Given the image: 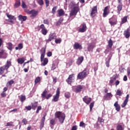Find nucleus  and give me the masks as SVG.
Wrapping results in <instances>:
<instances>
[{
	"instance_id": "nucleus-18",
	"label": "nucleus",
	"mask_w": 130,
	"mask_h": 130,
	"mask_svg": "<svg viewBox=\"0 0 130 130\" xmlns=\"http://www.w3.org/2000/svg\"><path fill=\"white\" fill-rule=\"evenodd\" d=\"M12 66V62L11 61L8 60L6 62V64L4 66V68H5L6 71H8L9 69H10V67Z\"/></svg>"
},
{
	"instance_id": "nucleus-11",
	"label": "nucleus",
	"mask_w": 130,
	"mask_h": 130,
	"mask_svg": "<svg viewBox=\"0 0 130 130\" xmlns=\"http://www.w3.org/2000/svg\"><path fill=\"white\" fill-rule=\"evenodd\" d=\"M74 49H83V47H82V45L80 44L78 42H75L74 45Z\"/></svg>"
},
{
	"instance_id": "nucleus-44",
	"label": "nucleus",
	"mask_w": 130,
	"mask_h": 130,
	"mask_svg": "<svg viewBox=\"0 0 130 130\" xmlns=\"http://www.w3.org/2000/svg\"><path fill=\"white\" fill-rule=\"evenodd\" d=\"M37 2L39 5H40V6H43V5H44L43 0H38Z\"/></svg>"
},
{
	"instance_id": "nucleus-22",
	"label": "nucleus",
	"mask_w": 130,
	"mask_h": 130,
	"mask_svg": "<svg viewBox=\"0 0 130 130\" xmlns=\"http://www.w3.org/2000/svg\"><path fill=\"white\" fill-rule=\"evenodd\" d=\"M29 14L31 15H30V17L32 18V17H36L37 16L38 12L35 10H32L29 11Z\"/></svg>"
},
{
	"instance_id": "nucleus-45",
	"label": "nucleus",
	"mask_w": 130,
	"mask_h": 130,
	"mask_svg": "<svg viewBox=\"0 0 130 130\" xmlns=\"http://www.w3.org/2000/svg\"><path fill=\"white\" fill-rule=\"evenodd\" d=\"M57 9V7L55 6L53 8L52 10V14H55V12L56 11V10Z\"/></svg>"
},
{
	"instance_id": "nucleus-5",
	"label": "nucleus",
	"mask_w": 130,
	"mask_h": 130,
	"mask_svg": "<svg viewBox=\"0 0 130 130\" xmlns=\"http://www.w3.org/2000/svg\"><path fill=\"white\" fill-rule=\"evenodd\" d=\"M87 30V26L86 25V23H82L80 25V28H79L78 31L81 32V33H84V32H86Z\"/></svg>"
},
{
	"instance_id": "nucleus-10",
	"label": "nucleus",
	"mask_w": 130,
	"mask_h": 130,
	"mask_svg": "<svg viewBox=\"0 0 130 130\" xmlns=\"http://www.w3.org/2000/svg\"><path fill=\"white\" fill-rule=\"evenodd\" d=\"M8 57V54L5 52V50H1L0 51V58H4L6 59Z\"/></svg>"
},
{
	"instance_id": "nucleus-27",
	"label": "nucleus",
	"mask_w": 130,
	"mask_h": 130,
	"mask_svg": "<svg viewBox=\"0 0 130 130\" xmlns=\"http://www.w3.org/2000/svg\"><path fill=\"white\" fill-rule=\"evenodd\" d=\"M108 47L109 48H111V47H112V46L113 45V41H112V40H111V39H110L108 42Z\"/></svg>"
},
{
	"instance_id": "nucleus-34",
	"label": "nucleus",
	"mask_w": 130,
	"mask_h": 130,
	"mask_svg": "<svg viewBox=\"0 0 130 130\" xmlns=\"http://www.w3.org/2000/svg\"><path fill=\"white\" fill-rule=\"evenodd\" d=\"M38 106V102H35L34 104H32V108L35 110L36 108Z\"/></svg>"
},
{
	"instance_id": "nucleus-55",
	"label": "nucleus",
	"mask_w": 130,
	"mask_h": 130,
	"mask_svg": "<svg viewBox=\"0 0 130 130\" xmlns=\"http://www.w3.org/2000/svg\"><path fill=\"white\" fill-rule=\"evenodd\" d=\"M18 47L19 48V50H21L23 48V44L20 43L18 44Z\"/></svg>"
},
{
	"instance_id": "nucleus-61",
	"label": "nucleus",
	"mask_w": 130,
	"mask_h": 130,
	"mask_svg": "<svg viewBox=\"0 0 130 130\" xmlns=\"http://www.w3.org/2000/svg\"><path fill=\"white\" fill-rule=\"evenodd\" d=\"M25 109H26L27 110L30 111L31 110V109H32V107H31V106H26Z\"/></svg>"
},
{
	"instance_id": "nucleus-54",
	"label": "nucleus",
	"mask_w": 130,
	"mask_h": 130,
	"mask_svg": "<svg viewBox=\"0 0 130 130\" xmlns=\"http://www.w3.org/2000/svg\"><path fill=\"white\" fill-rule=\"evenodd\" d=\"M45 4H46V7L47 8L49 6V0H44Z\"/></svg>"
},
{
	"instance_id": "nucleus-41",
	"label": "nucleus",
	"mask_w": 130,
	"mask_h": 130,
	"mask_svg": "<svg viewBox=\"0 0 130 130\" xmlns=\"http://www.w3.org/2000/svg\"><path fill=\"white\" fill-rule=\"evenodd\" d=\"M70 6L71 8H75V7H78L77 5H76V3H75V2H71L70 3Z\"/></svg>"
},
{
	"instance_id": "nucleus-35",
	"label": "nucleus",
	"mask_w": 130,
	"mask_h": 130,
	"mask_svg": "<svg viewBox=\"0 0 130 130\" xmlns=\"http://www.w3.org/2000/svg\"><path fill=\"white\" fill-rule=\"evenodd\" d=\"M39 82H40V77H38L36 78V79L35 80V85H36V84H38V83H39Z\"/></svg>"
},
{
	"instance_id": "nucleus-49",
	"label": "nucleus",
	"mask_w": 130,
	"mask_h": 130,
	"mask_svg": "<svg viewBox=\"0 0 130 130\" xmlns=\"http://www.w3.org/2000/svg\"><path fill=\"white\" fill-rule=\"evenodd\" d=\"M22 122H23L24 123V124L25 125H26V124H27V123H28V121L27 120V119H26V118H24L22 119Z\"/></svg>"
},
{
	"instance_id": "nucleus-13",
	"label": "nucleus",
	"mask_w": 130,
	"mask_h": 130,
	"mask_svg": "<svg viewBox=\"0 0 130 130\" xmlns=\"http://www.w3.org/2000/svg\"><path fill=\"white\" fill-rule=\"evenodd\" d=\"M94 47H95V44L94 43L89 44V45L87 47L88 51H91V52H92Z\"/></svg>"
},
{
	"instance_id": "nucleus-2",
	"label": "nucleus",
	"mask_w": 130,
	"mask_h": 130,
	"mask_svg": "<svg viewBox=\"0 0 130 130\" xmlns=\"http://www.w3.org/2000/svg\"><path fill=\"white\" fill-rule=\"evenodd\" d=\"M55 118H58L60 123H63L64 119H66V114L61 113V112H56L55 113Z\"/></svg>"
},
{
	"instance_id": "nucleus-1",
	"label": "nucleus",
	"mask_w": 130,
	"mask_h": 130,
	"mask_svg": "<svg viewBox=\"0 0 130 130\" xmlns=\"http://www.w3.org/2000/svg\"><path fill=\"white\" fill-rule=\"evenodd\" d=\"M41 51V62L43 61V62L41 64V66L45 67V66H46V64L48 63V59L47 58H44V57L45 56V52H46V49L42 48Z\"/></svg>"
},
{
	"instance_id": "nucleus-42",
	"label": "nucleus",
	"mask_w": 130,
	"mask_h": 130,
	"mask_svg": "<svg viewBox=\"0 0 130 130\" xmlns=\"http://www.w3.org/2000/svg\"><path fill=\"white\" fill-rule=\"evenodd\" d=\"M122 94V92H121V90L120 89H117L116 95H118V96H121V94Z\"/></svg>"
},
{
	"instance_id": "nucleus-32",
	"label": "nucleus",
	"mask_w": 130,
	"mask_h": 130,
	"mask_svg": "<svg viewBox=\"0 0 130 130\" xmlns=\"http://www.w3.org/2000/svg\"><path fill=\"white\" fill-rule=\"evenodd\" d=\"M5 67L4 66L1 67L0 68V75H3V74L5 72Z\"/></svg>"
},
{
	"instance_id": "nucleus-21",
	"label": "nucleus",
	"mask_w": 130,
	"mask_h": 130,
	"mask_svg": "<svg viewBox=\"0 0 130 130\" xmlns=\"http://www.w3.org/2000/svg\"><path fill=\"white\" fill-rule=\"evenodd\" d=\"M109 14L108 12V7H106L104 10L103 17L105 18Z\"/></svg>"
},
{
	"instance_id": "nucleus-25",
	"label": "nucleus",
	"mask_w": 130,
	"mask_h": 130,
	"mask_svg": "<svg viewBox=\"0 0 130 130\" xmlns=\"http://www.w3.org/2000/svg\"><path fill=\"white\" fill-rule=\"evenodd\" d=\"M114 106H115L116 108V110L117 111H119L120 110V106L118 105V103L117 102H116L114 105Z\"/></svg>"
},
{
	"instance_id": "nucleus-12",
	"label": "nucleus",
	"mask_w": 130,
	"mask_h": 130,
	"mask_svg": "<svg viewBox=\"0 0 130 130\" xmlns=\"http://www.w3.org/2000/svg\"><path fill=\"white\" fill-rule=\"evenodd\" d=\"M128 98H129V95L127 94L123 103L121 105L122 108L126 106V104H127V102H128Z\"/></svg>"
},
{
	"instance_id": "nucleus-52",
	"label": "nucleus",
	"mask_w": 130,
	"mask_h": 130,
	"mask_svg": "<svg viewBox=\"0 0 130 130\" xmlns=\"http://www.w3.org/2000/svg\"><path fill=\"white\" fill-rule=\"evenodd\" d=\"M51 97H52V94H51V93H49L47 94V96H46L45 98L46 99H47V100H48L49 98H50Z\"/></svg>"
},
{
	"instance_id": "nucleus-47",
	"label": "nucleus",
	"mask_w": 130,
	"mask_h": 130,
	"mask_svg": "<svg viewBox=\"0 0 130 130\" xmlns=\"http://www.w3.org/2000/svg\"><path fill=\"white\" fill-rule=\"evenodd\" d=\"M79 126L81 127H85V126H86V124H85L84 122H80Z\"/></svg>"
},
{
	"instance_id": "nucleus-31",
	"label": "nucleus",
	"mask_w": 130,
	"mask_h": 130,
	"mask_svg": "<svg viewBox=\"0 0 130 130\" xmlns=\"http://www.w3.org/2000/svg\"><path fill=\"white\" fill-rule=\"evenodd\" d=\"M109 59L106 62V64L107 68H109V63L110 62V59H111V56H108Z\"/></svg>"
},
{
	"instance_id": "nucleus-7",
	"label": "nucleus",
	"mask_w": 130,
	"mask_h": 130,
	"mask_svg": "<svg viewBox=\"0 0 130 130\" xmlns=\"http://www.w3.org/2000/svg\"><path fill=\"white\" fill-rule=\"evenodd\" d=\"M109 23L111 26H113L114 25H116L117 23V19L115 17H112L109 19Z\"/></svg>"
},
{
	"instance_id": "nucleus-58",
	"label": "nucleus",
	"mask_w": 130,
	"mask_h": 130,
	"mask_svg": "<svg viewBox=\"0 0 130 130\" xmlns=\"http://www.w3.org/2000/svg\"><path fill=\"white\" fill-rule=\"evenodd\" d=\"M98 121H99V122H100V123L104 122V119H102L100 117H99L98 118Z\"/></svg>"
},
{
	"instance_id": "nucleus-23",
	"label": "nucleus",
	"mask_w": 130,
	"mask_h": 130,
	"mask_svg": "<svg viewBox=\"0 0 130 130\" xmlns=\"http://www.w3.org/2000/svg\"><path fill=\"white\" fill-rule=\"evenodd\" d=\"M83 60H84V57L82 56V57H78L76 62L78 66H80V64H81L82 62H83Z\"/></svg>"
},
{
	"instance_id": "nucleus-4",
	"label": "nucleus",
	"mask_w": 130,
	"mask_h": 130,
	"mask_svg": "<svg viewBox=\"0 0 130 130\" xmlns=\"http://www.w3.org/2000/svg\"><path fill=\"white\" fill-rule=\"evenodd\" d=\"M79 11V7L75 6L71 10L70 13V16L72 17V16H76L77 14H78V12Z\"/></svg>"
},
{
	"instance_id": "nucleus-43",
	"label": "nucleus",
	"mask_w": 130,
	"mask_h": 130,
	"mask_svg": "<svg viewBox=\"0 0 130 130\" xmlns=\"http://www.w3.org/2000/svg\"><path fill=\"white\" fill-rule=\"evenodd\" d=\"M26 100V96L25 95H21V97L20 98V101L21 102H24Z\"/></svg>"
},
{
	"instance_id": "nucleus-24",
	"label": "nucleus",
	"mask_w": 130,
	"mask_h": 130,
	"mask_svg": "<svg viewBox=\"0 0 130 130\" xmlns=\"http://www.w3.org/2000/svg\"><path fill=\"white\" fill-rule=\"evenodd\" d=\"M24 61H25L24 57L19 58L17 59V62L18 63H20V64H23Z\"/></svg>"
},
{
	"instance_id": "nucleus-30",
	"label": "nucleus",
	"mask_w": 130,
	"mask_h": 130,
	"mask_svg": "<svg viewBox=\"0 0 130 130\" xmlns=\"http://www.w3.org/2000/svg\"><path fill=\"white\" fill-rule=\"evenodd\" d=\"M55 38V36L53 34H51L49 35V39L50 41L53 40Z\"/></svg>"
},
{
	"instance_id": "nucleus-3",
	"label": "nucleus",
	"mask_w": 130,
	"mask_h": 130,
	"mask_svg": "<svg viewBox=\"0 0 130 130\" xmlns=\"http://www.w3.org/2000/svg\"><path fill=\"white\" fill-rule=\"evenodd\" d=\"M87 77V69H84L82 72L79 73L77 75V79L79 80H82Z\"/></svg>"
},
{
	"instance_id": "nucleus-8",
	"label": "nucleus",
	"mask_w": 130,
	"mask_h": 130,
	"mask_svg": "<svg viewBox=\"0 0 130 130\" xmlns=\"http://www.w3.org/2000/svg\"><path fill=\"white\" fill-rule=\"evenodd\" d=\"M74 79H75V77H74V74H71L69 75L68 79L66 80L67 83L71 85L72 82L74 81Z\"/></svg>"
},
{
	"instance_id": "nucleus-15",
	"label": "nucleus",
	"mask_w": 130,
	"mask_h": 130,
	"mask_svg": "<svg viewBox=\"0 0 130 130\" xmlns=\"http://www.w3.org/2000/svg\"><path fill=\"white\" fill-rule=\"evenodd\" d=\"M97 13V6H94L92 9L90 13V16L92 18L94 17L95 14Z\"/></svg>"
},
{
	"instance_id": "nucleus-37",
	"label": "nucleus",
	"mask_w": 130,
	"mask_h": 130,
	"mask_svg": "<svg viewBox=\"0 0 130 130\" xmlns=\"http://www.w3.org/2000/svg\"><path fill=\"white\" fill-rule=\"evenodd\" d=\"M117 10L119 12H120L122 10V4H119L118 5Z\"/></svg>"
},
{
	"instance_id": "nucleus-56",
	"label": "nucleus",
	"mask_w": 130,
	"mask_h": 130,
	"mask_svg": "<svg viewBox=\"0 0 130 130\" xmlns=\"http://www.w3.org/2000/svg\"><path fill=\"white\" fill-rule=\"evenodd\" d=\"M55 43L56 44H58V43H60L61 42V39H56L55 41Z\"/></svg>"
},
{
	"instance_id": "nucleus-46",
	"label": "nucleus",
	"mask_w": 130,
	"mask_h": 130,
	"mask_svg": "<svg viewBox=\"0 0 130 130\" xmlns=\"http://www.w3.org/2000/svg\"><path fill=\"white\" fill-rule=\"evenodd\" d=\"M117 130H124L121 125H118L117 126Z\"/></svg>"
},
{
	"instance_id": "nucleus-9",
	"label": "nucleus",
	"mask_w": 130,
	"mask_h": 130,
	"mask_svg": "<svg viewBox=\"0 0 130 130\" xmlns=\"http://www.w3.org/2000/svg\"><path fill=\"white\" fill-rule=\"evenodd\" d=\"M40 27L41 29H42L41 33L43 34V35H46V34H47V29H46L45 28L44 24H41Z\"/></svg>"
},
{
	"instance_id": "nucleus-29",
	"label": "nucleus",
	"mask_w": 130,
	"mask_h": 130,
	"mask_svg": "<svg viewBox=\"0 0 130 130\" xmlns=\"http://www.w3.org/2000/svg\"><path fill=\"white\" fill-rule=\"evenodd\" d=\"M8 45V49L9 50H13V44H12V43H8L7 44Z\"/></svg>"
},
{
	"instance_id": "nucleus-16",
	"label": "nucleus",
	"mask_w": 130,
	"mask_h": 130,
	"mask_svg": "<svg viewBox=\"0 0 130 130\" xmlns=\"http://www.w3.org/2000/svg\"><path fill=\"white\" fill-rule=\"evenodd\" d=\"M124 36H125V38H129L130 36V29L128 28L126 30H124Z\"/></svg>"
},
{
	"instance_id": "nucleus-39",
	"label": "nucleus",
	"mask_w": 130,
	"mask_h": 130,
	"mask_svg": "<svg viewBox=\"0 0 130 130\" xmlns=\"http://www.w3.org/2000/svg\"><path fill=\"white\" fill-rule=\"evenodd\" d=\"M50 124L51 125H54L55 124V120L52 119L50 120Z\"/></svg>"
},
{
	"instance_id": "nucleus-57",
	"label": "nucleus",
	"mask_w": 130,
	"mask_h": 130,
	"mask_svg": "<svg viewBox=\"0 0 130 130\" xmlns=\"http://www.w3.org/2000/svg\"><path fill=\"white\" fill-rule=\"evenodd\" d=\"M90 111H92V108H93V107H94V103H91L90 104Z\"/></svg>"
},
{
	"instance_id": "nucleus-33",
	"label": "nucleus",
	"mask_w": 130,
	"mask_h": 130,
	"mask_svg": "<svg viewBox=\"0 0 130 130\" xmlns=\"http://www.w3.org/2000/svg\"><path fill=\"white\" fill-rule=\"evenodd\" d=\"M46 94H47V90H45L41 94L42 98H45L46 97Z\"/></svg>"
},
{
	"instance_id": "nucleus-14",
	"label": "nucleus",
	"mask_w": 130,
	"mask_h": 130,
	"mask_svg": "<svg viewBox=\"0 0 130 130\" xmlns=\"http://www.w3.org/2000/svg\"><path fill=\"white\" fill-rule=\"evenodd\" d=\"M112 94L111 93H107V94L104 96V100H110L111 97H112Z\"/></svg>"
},
{
	"instance_id": "nucleus-19",
	"label": "nucleus",
	"mask_w": 130,
	"mask_h": 130,
	"mask_svg": "<svg viewBox=\"0 0 130 130\" xmlns=\"http://www.w3.org/2000/svg\"><path fill=\"white\" fill-rule=\"evenodd\" d=\"M83 100L84 102H85V103L88 105L90 104V102L92 101V99H91L90 98H86V96H85L84 98H83Z\"/></svg>"
},
{
	"instance_id": "nucleus-17",
	"label": "nucleus",
	"mask_w": 130,
	"mask_h": 130,
	"mask_svg": "<svg viewBox=\"0 0 130 130\" xmlns=\"http://www.w3.org/2000/svg\"><path fill=\"white\" fill-rule=\"evenodd\" d=\"M82 89L83 85H78L75 87V92H77V93H80Z\"/></svg>"
},
{
	"instance_id": "nucleus-26",
	"label": "nucleus",
	"mask_w": 130,
	"mask_h": 130,
	"mask_svg": "<svg viewBox=\"0 0 130 130\" xmlns=\"http://www.w3.org/2000/svg\"><path fill=\"white\" fill-rule=\"evenodd\" d=\"M20 6H21L20 0H18L16 2V3L14 4V8L15 9H17V8H19Z\"/></svg>"
},
{
	"instance_id": "nucleus-28",
	"label": "nucleus",
	"mask_w": 130,
	"mask_h": 130,
	"mask_svg": "<svg viewBox=\"0 0 130 130\" xmlns=\"http://www.w3.org/2000/svg\"><path fill=\"white\" fill-rule=\"evenodd\" d=\"M58 13L60 17H61V16H63V15H64V11H63L62 9L58 10Z\"/></svg>"
},
{
	"instance_id": "nucleus-51",
	"label": "nucleus",
	"mask_w": 130,
	"mask_h": 130,
	"mask_svg": "<svg viewBox=\"0 0 130 130\" xmlns=\"http://www.w3.org/2000/svg\"><path fill=\"white\" fill-rule=\"evenodd\" d=\"M21 7L23 9H25V8H27V5H26V4H25V2H24V1H22Z\"/></svg>"
},
{
	"instance_id": "nucleus-53",
	"label": "nucleus",
	"mask_w": 130,
	"mask_h": 130,
	"mask_svg": "<svg viewBox=\"0 0 130 130\" xmlns=\"http://www.w3.org/2000/svg\"><path fill=\"white\" fill-rule=\"evenodd\" d=\"M42 109V108L41 107V106H38L36 111V113H39V111L41 110Z\"/></svg>"
},
{
	"instance_id": "nucleus-38",
	"label": "nucleus",
	"mask_w": 130,
	"mask_h": 130,
	"mask_svg": "<svg viewBox=\"0 0 130 130\" xmlns=\"http://www.w3.org/2000/svg\"><path fill=\"white\" fill-rule=\"evenodd\" d=\"M64 96L66 98H67L68 99L69 98H70V97H71V93L69 92H66L64 94Z\"/></svg>"
},
{
	"instance_id": "nucleus-64",
	"label": "nucleus",
	"mask_w": 130,
	"mask_h": 130,
	"mask_svg": "<svg viewBox=\"0 0 130 130\" xmlns=\"http://www.w3.org/2000/svg\"><path fill=\"white\" fill-rule=\"evenodd\" d=\"M45 121V115L43 117V118L41 119V122H43L44 123V122Z\"/></svg>"
},
{
	"instance_id": "nucleus-63",
	"label": "nucleus",
	"mask_w": 130,
	"mask_h": 130,
	"mask_svg": "<svg viewBox=\"0 0 130 130\" xmlns=\"http://www.w3.org/2000/svg\"><path fill=\"white\" fill-rule=\"evenodd\" d=\"M119 71H120V73H123L124 72V68L123 67H121L119 69Z\"/></svg>"
},
{
	"instance_id": "nucleus-60",
	"label": "nucleus",
	"mask_w": 130,
	"mask_h": 130,
	"mask_svg": "<svg viewBox=\"0 0 130 130\" xmlns=\"http://www.w3.org/2000/svg\"><path fill=\"white\" fill-rule=\"evenodd\" d=\"M1 96H2V97H3V98H5V97H6V96H7V94H6V92H5V91H3L1 93Z\"/></svg>"
},
{
	"instance_id": "nucleus-48",
	"label": "nucleus",
	"mask_w": 130,
	"mask_h": 130,
	"mask_svg": "<svg viewBox=\"0 0 130 130\" xmlns=\"http://www.w3.org/2000/svg\"><path fill=\"white\" fill-rule=\"evenodd\" d=\"M13 83H14V80H11L10 81L8 82L7 85H9V86H12V85H13Z\"/></svg>"
},
{
	"instance_id": "nucleus-20",
	"label": "nucleus",
	"mask_w": 130,
	"mask_h": 130,
	"mask_svg": "<svg viewBox=\"0 0 130 130\" xmlns=\"http://www.w3.org/2000/svg\"><path fill=\"white\" fill-rule=\"evenodd\" d=\"M18 20H19V21H21V22L26 21V20H27V16L20 15L18 16Z\"/></svg>"
},
{
	"instance_id": "nucleus-62",
	"label": "nucleus",
	"mask_w": 130,
	"mask_h": 130,
	"mask_svg": "<svg viewBox=\"0 0 130 130\" xmlns=\"http://www.w3.org/2000/svg\"><path fill=\"white\" fill-rule=\"evenodd\" d=\"M57 79L56 78V77H53V82L54 83V84H55V83H56Z\"/></svg>"
},
{
	"instance_id": "nucleus-36",
	"label": "nucleus",
	"mask_w": 130,
	"mask_h": 130,
	"mask_svg": "<svg viewBox=\"0 0 130 130\" xmlns=\"http://www.w3.org/2000/svg\"><path fill=\"white\" fill-rule=\"evenodd\" d=\"M127 21V17H124L122 19V21L121 22V24H124V23H125Z\"/></svg>"
},
{
	"instance_id": "nucleus-40",
	"label": "nucleus",
	"mask_w": 130,
	"mask_h": 130,
	"mask_svg": "<svg viewBox=\"0 0 130 130\" xmlns=\"http://www.w3.org/2000/svg\"><path fill=\"white\" fill-rule=\"evenodd\" d=\"M8 18H9V20H14V16L13 15H10L8 13L6 14Z\"/></svg>"
},
{
	"instance_id": "nucleus-6",
	"label": "nucleus",
	"mask_w": 130,
	"mask_h": 130,
	"mask_svg": "<svg viewBox=\"0 0 130 130\" xmlns=\"http://www.w3.org/2000/svg\"><path fill=\"white\" fill-rule=\"evenodd\" d=\"M60 93V91L59 88H58L56 90V93L55 96H54V98L52 100V101H54V102H57L58 101V98H59V94Z\"/></svg>"
},
{
	"instance_id": "nucleus-59",
	"label": "nucleus",
	"mask_w": 130,
	"mask_h": 130,
	"mask_svg": "<svg viewBox=\"0 0 130 130\" xmlns=\"http://www.w3.org/2000/svg\"><path fill=\"white\" fill-rule=\"evenodd\" d=\"M44 24H46L47 25H48L49 24V21H48V19L44 20Z\"/></svg>"
},
{
	"instance_id": "nucleus-50",
	"label": "nucleus",
	"mask_w": 130,
	"mask_h": 130,
	"mask_svg": "<svg viewBox=\"0 0 130 130\" xmlns=\"http://www.w3.org/2000/svg\"><path fill=\"white\" fill-rule=\"evenodd\" d=\"M13 122H8L7 123L6 125H5V126H13Z\"/></svg>"
}]
</instances>
